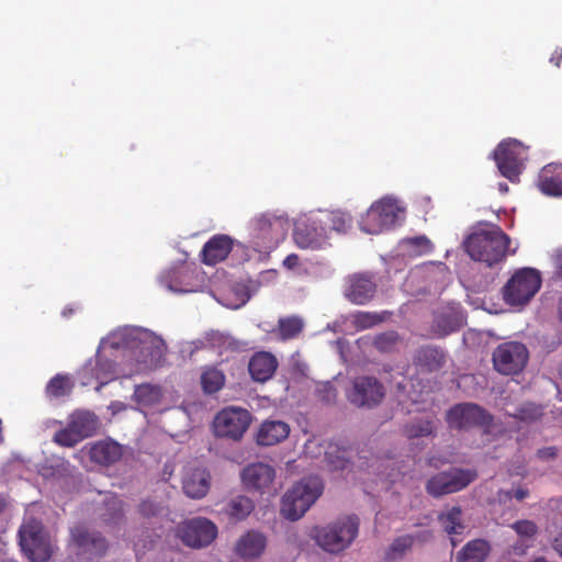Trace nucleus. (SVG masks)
Wrapping results in <instances>:
<instances>
[{"label":"nucleus","instance_id":"nucleus-1","mask_svg":"<svg viewBox=\"0 0 562 562\" xmlns=\"http://www.w3.org/2000/svg\"><path fill=\"white\" fill-rule=\"evenodd\" d=\"M509 244V236L499 226L490 225L470 234L464 248L473 260L493 267L505 259Z\"/></svg>","mask_w":562,"mask_h":562},{"label":"nucleus","instance_id":"nucleus-2","mask_svg":"<svg viewBox=\"0 0 562 562\" xmlns=\"http://www.w3.org/2000/svg\"><path fill=\"white\" fill-rule=\"evenodd\" d=\"M359 532V519L346 516L323 527H314L311 537L318 547L330 554L346 550Z\"/></svg>","mask_w":562,"mask_h":562},{"label":"nucleus","instance_id":"nucleus-3","mask_svg":"<svg viewBox=\"0 0 562 562\" xmlns=\"http://www.w3.org/2000/svg\"><path fill=\"white\" fill-rule=\"evenodd\" d=\"M323 493V483L317 476L304 477L282 497L281 514L295 521L300 519Z\"/></svg>","mask_w":562,"mask_h":562},{"label":"nucleus","instance_id":"nucleus-4","mask_svg":"<svg viewBox=\"0 0 562 562\" xmlns=\"http://www.w3.org/2000/svg\"><path fill=\"white\" fill-rule=\"evenodd\" d=\"M100 427V419L93 412L76 409L68 416L66 427L54 435L53 441L61 447L71 448L97 435Z\"/></svg>","mask_w":562,"mask_h":562},{"label":"nucleus","instance_id":"nucleus-5","mask_svg":"<svg viewBox=\"0 0 562 562\" xmlns=\"http://www.w3.org/2000/svg\"><path fill=\"white\" fill-rule=\"evenodd\" d=\"M541 282V276L537 269L520 268L503 286V300L509 306H524L540 290Z\"/></svg>","mask_w":562,"mask_h":562},{"label":"nucleus","instance_id":"nucleus-6","mask_svg":"<svg viewBox=\"0 0 562 562\" xmlns=\"http://www.w3.org/2000/svg\"><path fill=\"white\" fill-rule=\"evenodd\" d=\"M20 546L32 562H45L53 553L48 535L41 521L27 518L19 529Z\"/></svg>","mask_w":562,"mask_h":562},{"label":"nucleus","instance_id":"nucleus-7","mask_svg":"<svg viewBox=\"0 0 562 562\" xmlns=\"http://www.w3.org/2000/svg\"><path fill=\"white\" fill-rule=\"evenodd\" d=\"M401 212L395 200L383 198L370 206L360 221V228L368 234L382 233L396 225Z\"/></svg>","mask_w":562,"mask_h":562},{"label":"nucleus","instance_id":"nucleus-8","mask_svg":"<svg viewBox=\"0 0 562 562\" xmlns=\"http://www.w3.org/2000/svg\"><path fill=\"white\" fill-rule=\"evenodd\" d=\"M493 156L501 175L513 183L518 182L526 159L524 145L517 139L503 140L495 148Z\"/></svg>","mask_w":562,"mask_h":562},{"label":"nucleus","instance_id":"nucleus-9","mask_svg":"<svg viewBox=\"0 0 562 562\" xmlns=\"http://www.w3.org/2000/svg\"><path fill=\"white\" fill-rule=\"evenodd\" d=\"M216 525L204 517H195L181 522L176 530L177 537L192 549L210 546L217 537Z\"/></svg>","mask_w":562,"mask_h":562},{"label":"nucleus","instance_id":"nucleus-10","mask_svg":"<svg viewBox=\"0 0 562 562\" xmlns=\"http://www.w3.org/2000/svg\"><path fill=\"white\" fill-rule=\"evenodd\" d=\"M251 422L249 412L239 407L222 409L214 418V431L218 437L238 440L243 437Z\"/></svg>","mask_w":562,"mask_h":562},{"label":"nucleus","instance_id":"nucleus-11","mask_svg":"<svg viewBox=\"0 0 562 562\" xmlns=\"http://www.w3.org/2000/svg\"><path fill=\"white\" fill-rule=\"evenodd\" d=\"M476 473L474 471L452 469L430 477L427 481L426 491L434 497H440L463 490L474 481Z\"/></svg>","mask_w":562,"mask_h":562},{"label":"nucleus","instance_id":"nucleus-12","mask_svg":"<svg viewBox=\"0 0 562 562\" xmlns=\"http://www.w3.org/2000/svg\"><path fill=\"white\" fill-rule=\"evenodd\" d=\"M385 396L383 384L373 376H358L347 391L348 401L357 407L372 408Z\"/></svg>","mask_w":562,"mask_h":562},{"label":"nucleus","instance_id":"nucleus-13","mask_svg":"<svg viewBox=\"0 0 562 562\" xmlns=\"http://www.w3.org/2000/svg\"><path fill=\"white\" fill-rule=\"evenodd\" d=\"M251 225L257 246L271 249L284 238L288 223L282 217L262 214L254 218Z\"/></svg>","mask_w":562,"mask_h":562},{"label":"nucleus","instance_id":"nucleus-14","mask_svg":"<svg viewBox=\"0 0 562 562\" xmlns=\"http://www.w3.org/2000/svg\"><path fill=\"white\" fill-rule=\"evenodd\" d=\"M446 420L450 428L468 429L488 424L491 416L476 404L462 403L454 405L447 412Z\"/></svg>","mask_w":562,"mask_h":562},{"label":"nucleus","instance_id":"nucleus-15","mask_svg":"<svg viewBox=\"0 0 562 562\" xmlns=\"http://www.w3.org/2000/svg\"><path fill=\"white\" fill-rule=\"evenodd\" d=\"M375 292L376 284L370 274L355 273L346 279L344 295L353 304H367L373 299Z\"/></svg>","mask_w":562,"mask_h":562},{"label":"nucleus","instance_id":"nucleus-16","mask_svg":"<svg viewBox=\"0 0 562 562\" xmlns=\"http://www.w3.org/2000/svg\"><path fill=\"white\" fill-rule=\"evenodd\" d=\"M274 477V469L263 462L250 463L240 473L241 483L248 491L266 492L272 485Z\"/></svg>","mask_w":562,"mask_h":562},{"label":"nucleus","instance_id":"nucleus-17","mask_svg":"<svg viewBox=\"0 0 562 562\" xmlns=\"http://www.w3.org/2000/svg\"><path fill=\"white\" fill-rule=\"evenodd\" d=\"M211 486V475L203 468L188 469L182 477V491L192 499L203 498Z\"/></svg>","mask_w":562,"mask_h":562},{"label":"nucleus","instance_id":"nucleus-18","mask_svg":"<svg viewBox=\"0 0 562 562\" xmlns=\"http://www.w3.org/2000/svg\"><path fill=\"white\" fill-rule=\"evenodd\" d=\"M135 327L125 325L113 329L100 340L97 351H134Z\"/></svg>","mask_w":562,"mask_h":562},{"label":"nucleus","instance_id":"nucleus-19","mask_svg":"<svg viewBox=\"0 0 562 562\" xmlns=\"http://www.w3.org/2000/svg\"><path fill=\"white\" fill-rule=\"evenodd\" d=\"M233 244L234 241L228 235H214L202 248V261L207 266H214L225 260L233 249Z\"/></svg>","mask_w":562,"mask_h":562},{"label":"nucleus","instance_id":"nucleus-20","mask_svg":"<svg viewBox=\"0 0 562 562\" xmlns=\"http://www.w3.org/2000/svg\"><path fill=\"white\" fill-rule=\"evenodd\" d=\"M267 546V538L263 533L249 530L241 535L235 543V553L243 560H254L261 557Z\"/></svg>","mask_w":562,"mask_h":562},{"label":"nucleus","instance_id":"nucleus-21","mask_svg":"<svg viewBox=\"0 0 562 562\" xmlns=\"http://www.w3.org/2000/svg\"><path fill=\"white\" fill-rule=\"evenodd\" d=\"M538 188L546 195L562 196V164H548L538 176Z\"/></svg>","mask_w":562,"mask_h":562},{"label":"nucleus","instance_id":"nucleus-22","mask_svg":"<svg viewBox=\"0 0 562 562\" xmlns=\"http://www.w3.org/2000/svg\"><path fill=\"white\" fill-rule=\"evenodd\" d=\"M254 509V501L246 495L238 494L226 501L220 514L229 522L237 524L245 520Z\"/></svg>","mask_w":562,"mask_h":562},{"label":"nucleus","instance_id":"nucleus-23","mask_svg":"<svg viewBox=\"0 0 562 562\" xmlns=\"http://www.w3.org/2000/svg\"><path fill=\"white\" fill-rule=\"evenodd\" d=\"M72 540L82 552L91 554H103L108 548L106 541L97 532H90L82 526L71 530Z\"/></svg>","mask_w":562,"mask_h":562},{"label":"nucleus","instance_id":"nucleus-24","mask_svg":"<svg viewBox=\"0 0 562 562\" xmlns=\"http://www.w3.org/2000/svg\"><path fill=\"white\" fill-rule=\"evenodd\" d=\"M290 427L281 420H266L257 432V443L260 446H273L286 439Z\"/></svg>","mask_w":562,"mask_h":562},{"label":"nucleus","instance_id":"nucleus-25","mask_svg":"<svg viewBox=\"0 0 562 562\" xmlns=\"http://www.w3.org/2000/svg\"><path fill=\"white\" fill-rule=\"evenodd\" d=\"M278 367V361L273 353H254L248 370L251 378L257 382L268 381Z\"/></svg>","mask_w":562,"mask_h":562},{"label":"nucleus","instance_id":"nucleus-26","mask_svg":"<svg viewBox=\"0 0 562 562\" xmlns=\"http://www.w3.org/2000/svg\"><path fill=\"white\" fill-rule=\"evenodd\" d=\"M89 453L91 461L101 465H110L122 458L123 451L117 442L101 440L91 446Z\"/></svg>","mask_w":562,"mask_h":562},{"label":"nucleus","instance_id":"nucleus-27","mask_svg":"<svg viewBox=\"0 0 562 562\" xmlns=\"http://www.w3.org/2000/svg\"><path fill=\"white\" fill-rule=\"evenodd\" d=\"M196 349H218L220 351H237L239 342L231 335L218 330H210L198 340Z\"/></svg>","mask_w":562,"mask_h":562},{"label":"nucleus","instance_id":"nucleus-28","mask_svg":"<svg viewBox=\"0 0 562 562\" xmlns=\"http://www.w3.org/2000/svg\"><path fill=\"white\" fill-rule=\"evenodd\" d=\"M491 544L485 539L467 542L456 555L457 562H485L491 553Z\"/></svg>","mask_w":562,"mask_h":562},{"label":"nucleus","instance_id":"nucleus-29","mask_svg":"<svg viewBox=\"0 0 562 562\" xmlns=\"http://www.w3.org/2000/svg\"><path fill=\"white\" fill-rule=\"evenodd\" d=\"M527 361L528 353H493L495 370L505 375L519 373Z\"/></svg>","mask_w":562,"mask_h":562},{"label":"nucleus","instance_id":"nucleus-30","mask_svg":"<svg viewBox=\"0 0 562 562\" xmlns=\"http://www.w3.org/2000/svg\"><path fill=\"white\" fill-rule=\"evenodd\" d=\"M166 349L164 338L150 329L135 327L134 351H162Z\"/></svg>","mask_w":562,"mask_h":562},{"label":"nucleus","instance_id":"nucleus-31","mask_svg":"<svg viewBox=\"0 0 562 562\" xmlns=\"http://www.w3.org/2000/svg\"><path fill=\"white\" fill-rule=\"evenodd\" d=\"M351 451L336 443H329L325 450L324 460L330 471L344 470L348 467Z\"/></svg>","mask_w":562,"mask_h":562},{"label":"nucleus","instance_id":"nucleus-32","mask_svg":"<svg viewBox=\"0 0 562 562\" xmlns=\"http://www.w3.org/2000/svg\"><path fill=\"white\" fill-rule=\"evenodd\" d=\"M304 327L302 318L297 316H288L279 319L278 329L272 334L280 340H289L295 338Z\"/></svg>","mask_w":562,"mask_h":562},{"label":"nucleus","instance_id":"nucleus-33","mask_svg":"<svg viewBox=\"0 0 562 562\" xmlns=\"http://www.w3.org/2000/svg\"><path fill=\"white\" fill-rule=\"evenodd\" d=\"M74 381L68 374H56L53 376L45 389L46 395L50 398L67 396L74 389Z\"/></svg>","mask_w":562,"mask_h":562},{"label":"nucleus","instance_id":"nucleus-34","mask_svg":"<svg viewBox=\"0 0 562 562\" xmlns=\"http://www.w3.org/2000/svg\"><path fill=\"white\" fill-rule=\"evenodd\" d=\"M134 400L143 406H154L162 398L161 387L153 384H139L135 386Z\"/></svg>","mask_w":562,"mask_h":562},{"label":"nucleus","instance_id":"nucleus-35","mask_svg":"<svg viewBox=\"0 0 562 562\" xmlns=\"http://www.w3.org/2000/svg\"><path fill=\"white\" fill-rule=\"evenodd\" d=\"M442 528L449 535H461L464 530L462 524V512L460 507H452L438 517Z\"/></svg>","mask_w":562,"mask_h":562},{"label":"nucleus","instance_id":"nucleus-36","mask_svg":"<svg viewBox=\"0 0 562 562\" xmlns=\"http://www.w3.org/2000/svg\"><path fill=\"white\" fill-rule=\"evenodd\" d=\"M386 313L358 311L350 315L352 326L357 330L372 328L385 321Z\"/></svg>","mask_w":562,"mask_h":562},{"label":"nucleus","instance_id":"nucleus-37","mask_svg":"<svg viewBox=\"0 0 562 562\" xmlns=\"http://www.w3.org/2000/svg\"><path fill=\"white\" fill-rule=\"evenodd\" d=\"M508 415L519 422L531 424L538 422L543 416V407L536 403H524Z\"/></svg>","mask_w":562,"mask_h":562},{"label":"nucleus","instance_id":"nucleus-38","mask_svg":"<svg viewBox=\"0 0 562 562\" xmlns=\"http://www.w3.org/2000/svg\"><path fill=\"white\" fill-rule=\"evenodd\" d=\"M351 216L342 211H329L325 214L323 223L337 233H346L351 225Z\"/></svg>","mask_w":562,"mask_h":562},{"label":"nucleus","instance_id":"nucleus-39","mask_svg":"<svg viewBox=\"0 0 562 562\" xmlns=\"http://www.w3.org/2000/svg\"><path fill=\"white\" fill-rule=\"evenodd\" d=\"M136 361V373L151 372L166 364L164 353H138Z\"/></svg>","mask_w":562,"mask_h":562},{"label":"nucleus","instance_id":"nucleus-40","mask_svg":"<svg viewBox=\"0 0 562 562\" xmlns=\"http://www.w3.org/2000/svg\"><path fill=\"white\" fill-rule=\"evenodd\" d=\"M225 382V375L221 370L210 368L201 375V384L205 393L212 394L220 391Z\"/></svg>","mask_w":562,"mask_h":562},{"label":"nucleus","instance_id":"nucleus-41","mask_svg":"<svg viewBox=\"0 0 562 562\" xmlns=\"http://www.w3.org/2000/svg\"><path fill=\"white\" fill-rule=\"evenodd\" d=\"M443 363V353H419L416 359V366L420 373L435 372L439 370Z\"/></svg>","mask_w":562,"mask_h":562},{"label":"nucleus","instance_id":"nucleus-42","mask_svg":"<svg viewBox=\"0 0 562 562\" xmlns=\"http://www.w3.org/2000/svg\"><path fill=\"white\" fill-rule=\"evenodd\" d=\"M436 426L432 423V420L428 419H418L414 420L405 426V435L407 438H419V437H427L432 435L435 431Z\"/></svg>","mask_w":562,"mask_h":562},{"label":"nucleus","instance_id":"nucleus-43","mask_svg":"<svg viewBox=\"0 0 562 562\" xmlns=\"http://www.w3.org/2000/svg\"><path fill=\"white\" fill-rule=\"evenodd\" d=\"M294 239L301 248H318L322 244V234L311 233L307 227H299L294 232Z\"/></svg>","mask_w":562,"mask_h":562},{"label":"nucleus","instance_id":"nucleus-44","mask_svg":"<svg viewBox=\"0 0 562 562\" xmlns=\"http://www.w3.org/2000/svg\"><path fill=\"white\" fill-rule=\"evenodd\" d=\"M396 386L400 393L398 401L401 403H405L407 401L412 403H419L424 401L423 391L417 392L414 390L415 385L413 379L408 381L404 379L403 381L397 382Z\"/></svg>","mask_w":562,"mask_h":562},{"label":"nucleus","instance_id":"nucleus-45","mask_svg":"<svg viewBox=\"0 0 562 562\" xmlns=\"http://www.w3.org/2000/svg\"><path fill=\"white\" fill-rule=\"evenodd\" d=\"M464 344L468 348H482V349H492L490 346V342H496V338H494L493 335L488 333H476V331H469L464 335Z\"/></svg>","mask_w":562,"mask_h":562},{"label":"nucleus","instance_id":"nucleus-46","mask_svg":"<svg viewBox=\"0 0 562 562\" xmlns=\"http://www.w3.org/2000/svg\"><path fill=\"white\" fill-rule=\"evenodd\" d=\"M415 543V537L413 535H404L396 538L390 546L387 555L391 559H397L403 557Z\"/></svg>","mask_w":562,"mask_h":562},{"label":"nucleus","instance_id":"nucleus-47","mask_svg":"<svg viewBox=\"0 0 562 562\" xmlns=\"http://www.w3.org/2000/svg\"><path fill=\"white\" fill-rule=\"evenodd\" d=\"M106 513L103 514V519L108 524L116 522L123 516V502L116 497L111 496L104 501Z\"/></svg>","mask_w":562,"mask_h":562},{"label":"nucleus","instance_id":"nucleus-48","mask_svg":"<svg viewBox=\"0 0 562 562\" xmlns=\"http://www.w3.org/2000/svg\"><path fill=\"white\" fill-rule=\"evenodd\" d=\"M510 528L525 541H532L538 533V526L529 519L513 522Z\"/></svg>","mask_w":562,"mask_h":562},{"label":"nucleus","instance_id":"nucleus-49","mask_svg":"<svg viewBox=\"0 0 562 562\" xmlns=\"http://www.w3.org/2000/svg\"><path fill=\"white\" fill-rule=\"evenodd\" d=\"M398 341V334L394 330H390L375 336L373 346L378 351H390L397 346Z\"/></svg>","mask_w":562,"mask_h":562},{"label":"nucleus","instance_id":"nucleus-50","mask_svg":"<svg viewBox=\"0 0 562 562\" xmlns=\"http://www.w3.org/2000/svg\"><path fill=\"white\" fill-rule=\"evenodd\" d=\"M409 244L416 249L418 255L428 254L432 249L431 241L425 236H418L409 239Z\"/></svg>","mask_w":562,"mask_h":562},{"label":"nucleus","instance_id":"nucleus-51","mask_svg":"<svg viewBox=\"0 0 562 562\" xmlns=\"http://www.w3.org/2000/svg\"><path fill=\"white\" fill-rule=\"evenodd\" d=\"M138 509L144 517H151L160 513L161 506L155 501L147 499L139 504Z\"/></svg>","mask_w":562,"mask_h":562},{"label":"nucleus","instance_id":"nucleus-52","mask_svg":"<svg viewBox=\"0 0 562 562\" xmlns=\"http://www.w3.org/2000/svg\"><path fill=\"white\" fill-rule=\"evenodd\" d=\"M559 454V449L554 446L543 447L537 450L536 456L542 461L554 460Z\"/></svg>","mask_w":562,"mask_h":562},{"label":"nucleus","instance_id":"nucleus-53","mask_svg":"<svg viewBox=\"0 0 562 562\" xmlns=\"http://www.w3.org/2000/svg\"><path fill=\"white\" fill-rule=\"evenodd\" d=\"M494 351H528L527 347L524 344H520L518 341H508L504 344H498Z\"/></svg>","mask_w":562,"mask_h":562},{"label":"nucleus","instance_id":"nucleus-54","mask_svg":"<svg viewBox=\"0 0 562 562\" xmlns=\"http://www.w3.org/2000/svg\"><path fill=\"white\" fill-rule=\"evenodd\" d=\"M529 547L530 544L526 543L525 540L518 541L510 547V552L515 555H524Z\"/></svg>","mask_w":562,"mask_h":562},{"label":"nucleus","instance_id":"nucleus-55","mask_svg":"<svg viewBox=\"0 0 562 562\" xmlns=\"http://www.w3.org/2000/svg\"><path fill=\"white\" fill-rule=\"evenodd\" d=\"M176 274V271H169L167 272L166 274H164L161 277V280L160 282L169 290V291H173V292H179L180 290L178 288H176L172 283H171V276Z\"/></svg>","mask_w":562,"mask_h":562},{"label":"nucleus","instance_id":"nucleus-56","mask_svg":"<svg viewBox=\"0 0 562 562\" xmlns=\"http://www.w3.org/2000/svg\"><path fill=\"white\" fill-rule=\"evenodd\" d=\"M413 536L415 537V542H427L432 539V532L430 530L420 531Z\"/></svg>","mask_w":562,"mask_h":562},{"label":"nucleus","instance_id":"nucleus-57","mask_svg":"<svg viewBox=\"0 0 562 562\" xmlns=\"http://www.w3.org/2000/svg\"><path fill=\"white\" fill-rule=\"evenodd\" d=\"M512 497H514V492L512 491L499 490L497 492V499L501 503H505L509 501Z\"/></svg>","mask_w":562,"mask_h":562},{"label":"nucleus","instance_id":"nucleus-58","mask_svg":"<svg viewBox=\"0 0 562 562\" xmlns=\"http://www.w3.org/2000/svg\"><path fill=\"white\" fill-rule=\"evenodd\" d=\"M529 496V490L525 487H518L514 491V497L517 501H524Z\"/></svg>","mask_w":562,"mask_h":562},{"label":"nucleus","instance_id":"nucleus-59","mask_svg":"<svg viewBox=\"0 0 562 562\" xmlns=\"http://www.w3.org/2000/svg\"><path fill=\"white\" fill-rule=\"evenodd\" d=\"M550 61L555 66V67H560L561 64H562V49H557L554 50V53L552 54L551 58H550Z\"/></svg>","mask_w":562,"mask_h":562},{"label":"nucleus","instance_id":"nucleus-60","mask_svg":"<svg viewBox=\"0 0 562 562\" xmlns=\"http://www.w3.org/2000/svg\"><path fill=\"white\" fill-rule=\"evenodd\" d=\"M297 261H299V257L294 254H291V255L286 256V258L283 261V265L288 268H293L297 265Z\"/></svg>","mask_w":562,"mask_h":562},{"label":"nucleus","instance_id":"nucleus-61","mask_svg":"<svg viewBox=\"0 0 562 562\" xmlns=\"http://www.w3.org/2000/svg\"><path fill=\"white\" fill-rule=\"evenodd\" d=\"M552 548L562 558V532L553 540Z\"/></svg>","mask_w":562,"mask_h":562},{"label":"nucleus","instance_id":"nucleus-62","mask_svg":"<svg viewBox=\"0 0 562 562\" xmlns=\"http://www.w3.org/2000/svg\"><path fill=\"white\" fill-rule=\"evenodd\" d=\"M78 311L77 306H67L61 311V315L66 318L70 317L72 314H75Z\"/></svg>","mask_w":562,"mask_h":562},{"label":"nucleus","instance_id":"nucleus-63","mask_svg":"<svg viewBox=\"0 0 562 562\" xmlns=\"http://www.w3.org/2000/svg\"><path fill=\"white\" fill-rule=\"evenodd\" d=\"M557 273L562 279V255L558 257L557 261Z\"/></svg>","mask_w":562,"mask_h":562},{"label":"nucleus","instance_id":"nucleus-64","mask_svg":"<svg viewBox=\"0 0 562 562\" xmlns=\"http://www.w3.org/2000/svg\"><path fill=\"white\" fill-rule=\"evenodd\" d=\"M509 188L507 186V183L505 182H499L498 183V191L502 193V194H506L508 192Z\"/></svg>","mask_w":562,"mask_h":562}]
</instances>
